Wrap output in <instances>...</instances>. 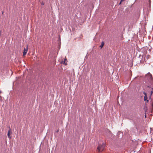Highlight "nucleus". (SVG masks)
Wrapping results in <instances>:
<instances>
[{"label": "nucleus", "instance_id": "6e6552de", "mask_svg": "<svg viewBox=\"0 0 153 153\" xmlns=\"http://www.w3.org/2000/svg\"><path fill=\"white\" fill-rule=\"evenodd\" d=\"M150 5V0H149V5Z\"/></svg>", "mask_w": 153, "mask_h": 153}, {"label": "nucleus", "instance_id": "7ed1b4c3", "mask_svg": "<svg viewBox=\"0 0 153 153\" xmlns=\"http://www.w3.org/2000/svg\"><path fill=\"white\" fill-rule=\"evenodd\" d=\"M11 133V129L9 127V130L8 131V133H7V136L8 138H9L10 139L11 138V137L10 136V133Z\"/></svg>", "mask_w": 153, "mask_h": 153}, {"label": "nucleus", "instance_id": "9d476101", "mask_svg": "<svg viewBox=\"0 0 153 153\" xmlns=\"http://www.w3.org/2000/svg\"><path fill=\"white\" fill-rule=\"evenodd\" d=\"M44 3H43V2L42 3V5H44Z\"/></svg>", "mask_w": 153, "mask_h": 153}, {"label": "nucleus", "instance_id": "39448f33", "mask_svg": "<svg viewBox=\"0 0 153 153\" xmlns=\"http://www.w3.org/2000/svg\"><path fill=\"white\" fill-rule=\"evenodd\" d=\"M104 45V42L102 41L101 43V45L100 46V47L101 48H102L103 46Z\"/></svg>", "mask_w": 153, "mask_h": 153}, {"label": "nucleus", "instance_id": "423d86ee", "mask_svg": "<svg viewBox=\"0 0 153 153\" xmlns=\"http://www.w3.org/2000/svg\"><path fill=\"white\" fill-rule=\"evenodd\" d=\"M144 101H146V103L147 102H148L149 100H147V99H146V100H145V99H144Z\"/></svg>", "mask_w": 153, "mask_h": 153}, {"label": "nucleus", "instance_id": "f03ea898", "mask_svg": "<svg viewBox=\"0 0 153 153\" xmlns=\"http://www.w3.org/2000/svg\"><path fill=\"white\" fill-rule=\"evenodd\" d=\"M28 49V45H27L26 48H24V52H23V56H25L26 55Z\"/></svg>", "mask_w": 153, "mask_h": 153}, {"label": "nucleus", "instance_id": "9b49d317", "mask_svg": "<svg viewBox=\"0 0 153 153\" xmlns=\"http://www.w3.org/2000/svg\"><path fill=\"white\" fill-rule=\"evenodd\" d=\"M122 2H121V1H120V3H119V4H120Z\"/></svg>", "mask_w": 153, "mask_h": 153}, {"label": "nucleus", "instance_id": "1a4fd4ad", "mask_svg": "<svg viewBox=\"0 0 153 153\" xmlns=\"http://www.w3.org/2000/svg\"><path fill=\"white\" fill-rule=\"evenodd\" d=\"M125 0H121V2H122L123 1H125Z\"/></svg>", "mask_w": 153, "mask_h": 153}, {"label": "nucleus", "instance_id": "20e7f679", "mask_svg": "<svg viewBox=\"0 0 153 153\" xmlns=\"http://www.w3.org/2000/svg\"><path fill=\"white\" fill-rule=\"evenodd\" d=\"M143 94H144L145 96L144 97V99L145 100H146V99H148V97L147 96V94L146 92H145L144 91L143 92Z\"/></svg>", "mask_w": 153, "mask_h": 153}, {"label": "nucleus", "instance_id": "0eeeda50", "mask_svg": "<svg viewBox=\"0 0 153 153\" xmlns=\"http://www.w3.org/2000/svg\"><path fill=\"white\" fill-rule=\"evenodd\" d=\"M147 87H148V88H151V85H148V86H147Z\"/></svg>", "mask_w": 153, "mask_h": 153}, {"label": "nucleus", "instance_id": "f257e3e1", "mask_svg": "<svg viewBox=\"0 0 153 153\" xmlns=\"http://www.w3.org/2000/svg\"><path fill=\"white\" fill-rule=\"evenodd\" d=\"M105 146V144L104 143H102V144H99L97 148L98 152H100L103 151Z\"/></svg>", "mask_w": 153, "mask_h": 153}, {"label": "nucleus", "instance_id": "f8f14e48", "mask_svg": "<svg viewBox=\"0 0 153 153\" xmlns=\"http://www.w3.org/2000/svg\"><path fill=\"white\" fill-rule=\"evenodd\" d=\"M65 61H64V64H65V65L66 64H65Z\"/></svg>", "mask_w": 153, "mask_h": 153}]
</instances>
